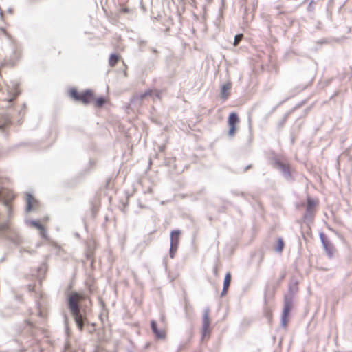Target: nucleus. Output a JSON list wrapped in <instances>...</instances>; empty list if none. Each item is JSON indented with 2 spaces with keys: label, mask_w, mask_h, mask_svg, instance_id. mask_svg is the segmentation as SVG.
Instances as JSON below:
<instances>
[{
  "label": "nucleus",
  "mask_w": 352,
  "mask_h": 352,
  "mask_svg": "<svg viewBox=\"0 0 352 352\" xmlns=\"http://www.w3.org/2000/svg\"><path fill=\"white\" fill-rule=\"evenodd\" d=\"M69 95L76 101H80L85 104L91 103L94 101V94L91 90H86L79 93L75 88L69 90Z\"/></svg>",
  "instance_id": "7ed1b4c3"
},
{
  "label": "nucleus",
  "mask_w": 352,
  "mask_h": 352,
  "mask_svg": "<svg viewBox=\"0 0 352 352\" xmlns=\"http://www.w3.org/2000/svg\"><path fill=\"white\" fill-rule=\"evenodd\" d=\"M210 320L209 317V311H206L203 316V335L204 336H208L210 333Z\"/></svg>",
  "instance_id": "9d476101"
},
{
  "label": "nucleus",
  "mask_w": 352,
  "mask_h": 352,
  "mask_svg": "<svg viewBox=\"0 0 352 352\" xmlns=\"http://www.w3.org/2000/svg\"><path fill=\"white\" fill-rule=\"evenodd\" d=\"M214 272L215 276H218V269H217V267H215Z\"/></svg>",
  "instance_id": "393cba45"
},
{
  "label": "nucleus",
  "mask_w": 352,
  "mask_h": 352,
  "mask_svg": "<svg viewBox=\"0 0 352 352\" xmlns=\"http://www.w3.org/2000/svg\"><path fill=\"white\" fill-rule=\"evenodd\" d=\"M319 201L317 199L308 197L307 199L306 212L304 215L305 219L313 217L316 212V208L318 206Z\"/></svg>",
  "instance_id": "20e7f679"
},
{
  "label": "nucleus",
  "mask_w": 352,
  "mask_h": 352,
  "mask_svg": "<svg viewBox=\"0 0 352 352\" xmlns=\"http://www.w3.org/2000/svg\"><path fill=\"white\" fill-rule=\"evenodd\" d=\"M107 102V98H105L104 97H100L96 99L94 98V101L93 102L96 107L100 108V107H102L104 104H106Z\"/></svg>",
  "instance_id": "f3484780"
},
{
  "label": "nucleus",
  "mask_w": 352,
  "mask_h": 352,
  "mask_svg": "<svg viewBox=\"0 0 352 352\" xmlns=\"http://www.w3.org/2000/svg\"><path fill=\"white\" fill-rule=\"evenodd\" d=\"M85 299V296L78 292L72 293L68 298L69 307L74 316L78 329L82 331L84 328V320L80 314L79 303Z\"/></svg>",
  "instance_id": "f257e3e1"
},
{
  "label": "nucleus",
  "mask_w": 352,
  "mask_h": 352,
  "mask_svg": "<svg viewBox=\"0 0 352 352\" xmlns=\"http://www.w3.org/2000/svg\"><path fill=\"white\" fill-rule=\"evenodd\" d=\"M10 124V120L7 118H4L2 120H0V129H5L8 128Z\"/></svg>",
  "instance_id": "a211bd4d"
},
{
  "label": "nucleus",
  "mask_w": 352,
  "mask_h": 352,
  "mask_svg": "<svg viewBox=\"0 0 352 352\" xmlns=\"http://www.w3.org/2000/svg\"><path fill=\"white\" fill-rule=\"evenodd\" d=\"M284 241L282 239H278L277 241L276 246L275 248L276 250L278 252H281L284 248Z\"/></svg>",
  "instance_id": "6ab92c4d"
},
{
  "label": "nucleus",
  "mask_w": 352,
  "mask_h": 352,
  "mask_svg": "<svg viewBox=\"0 0 352 352\" xmlns=\"http://www.w3.org/2000/svg\"><path fill=\"white\" fill-rule=\"evenodd\" d=\"M181 232L179 230H173L170 232V255L173 258L174 254L176 252L178 248L179 238Z\"/></svg>",
  "instance_id": "39448f33"
},
{
  "label": "nucleus",
  "mask_w": 352,
  "mask_h": 352,
  "mask_svg": "<svg viewBox=\"0 0 352 352\" xmlns=\"http://www.w3.org/2000/svg\"><path fill=\"white\" fill-rule=\"evenodd\" d=\"M13 199L14 195L12 192L8 190L0 192V204L3 203L6 205H8Z\"/></svg>",
  "instance_id": "9b49d317"
},
{
  "label": "nucleus",
  "mask_w": 352,
  "mask_h": 352,
  "mask_svg": "<svg viewBox=\"0 0 352 352\" xmlns=\"http://www.w3.org/2000/svg\"><path fill=\"white\" fill-rule=\"evenodd\" d=\"M8 228H9L8 223H6L2 227L0 228V230H4Z\"/></svg>",
  "instance_id": "b1692460"
},
{
  "label": "nucleus",
  "mask_w": 352,
  "mask_h": 352,
  "mask_svg": "<svg viewBox=\"0 0 352 352\" xmlns=\"http://www.w3.org/2000/svg\"><path fill=\"white\" fill-rule=\"evenodd\" d=\"M151 329L153 332L155 334V336L159 338H164L166 336V331L164 329L159 330L157 327V323L155 321L153 320L151 322Z\"/></svg>",
  "instance_id": "ddd939ff"
},
{
  "label": "nucleus",
  "mask_w": 352,
  "mask_h": 352,
  "mask_svg": "<svg viewBox=\"0 0 352 352\" xmlns=\"http://www.w3.org/2000/svg\"><path fill=\"white\" fill-rule=\"evenodd\" d=\"M151 94H152V91L148 90V91H145L144 94H140L139 96V99L140 100H142L145 97H146L147 96H151Z\"/></svg>",
  "instance_id": "412c9836"
},
{
  "label": "nucleus",
  "mask_w": 352,
  "mask_h": 352,
  "mask_svg": "<svg viewBox=\"0 0 352 352\" xmlns=\"http://www.w3.org/2000/svg\"><path fill=\"white\" fill-rule=\"evenodd\" d=\"M49 220L48 217L43 218L41 221H26V224L29 226L35 228L40 230L41 234L44 235L45 234V228L43 223H46Z\"/></svg>",
  "instance_id": "6e6552de"
},
{
  "label": "nucleus",
  "mask_w": 352,
  "mask_h": 352,
  "mask_svg": "<svg viewBox=\"0 0 352 352\" xmlns=\"http://www.w3.org/2000/svg\"><path fill=\"white\" fill-rule=\"evenodd\" d=\"M321 241L323 245V247L328 255L329 257L332 258L336 252V248L329 241L324 234L320 235Z\"/></svg>",
  "instance_id": "1a4fd4ad"
},
{
  "label": "nucleus",
  "mask_w": 352,
  "mask_h": 352,
  "mask_svg": "<svg viewBox=\"0 0 352 352\" xmlns=\"http://www.w3.org/2000/svg\"><path fill=\"white\" fill-rule=\"evenodd\" d=\"M231 278H232L231 273L230 272L226 273L225 278H224V281H223V288L222 293H221V294L223 296L227 294V292H228V288L230 285Z\"/></svg>",
  "instance_id": "4468645a"
},
{
  "label": "nucleus",
  "mask_w": 352,
  "mask_h": 352,
  "mask_svg": "<svg viewBox=\"0 0 352 352\" xmlns=\"http://www.w3.org/2000/svg\"><path fill=\"white\" fill-rule=\"evenodd\" d=\"M120 58V56L119 54H113L110 56L109 58V64L111 67H114Z\"/></svg>",
  "instance_id": "dca6fc26"
},
{
  "label": "nucleus",
  "mask_w": 352,
  "mask_h": 352,
  "mask_svg": "<svg viewBox=\"0 0 352 352\" xmlns=\"http://www.w3.org/2000/svg\"><path fill=\"white\" fill-rule=\"evenodd\" d=\"M239 122V118L236 113H231L228 119V124L229 126L228 135L234 136L237 131V124Z\"/></svg>",
  "instance_id": "423d86ee"
},
{
  "label": "nucleus",
  "mask_w": 352,
  "mask_h": 352,
  "mask_svg": "<svg viewBox=\"0 0 352 352\" xmlns=\"http://www.w3.org/2000/svg\"><path fill=\"white\" fill-rule=\"evenodd\" d=\"M243 34H242L236 35L234 37V45L237 46L239 45V43H240V41L243 39Z\"/></svg>",
  "instance_id": "aec40b11"
},
{
  "label": "nucleus",
  "mask_w": 352,
  "mask_h": 352,
  "mask_svg": "<svg viewBox=\"0 0 352 352\" xmlns=\"http://www.w3.org/2000/svg\"><path fill=\"white\" fill-rule=\"evenodd\" d=\"M40 208L39 201L32 195H26V211H36Z\"/></svg>",
  "instance_id": "0eeeda50"
},
{
  "label": "nucleus",
  "mask_w": 352,
  "mask_h": 352,
  "mask_svg": "<svg viewBox=\"0 0 352 352\" xmlns=\"http://www.w3.org/2000/svg\"><path fill=\"white\" fill-rule=\"evenodd\" d=\"M292 300L287 298H285L284 309L282 315V319L284 322H286L287 317L289 316V312L292 309Z\"/></svg>",
  "instance_id": "f8f14e48"
},
{
  "label": "nucleus",
  "mask_w": 352,
  "mask_h": 352,
  "mask_svg": "<svg viewBox=\"0 0 352 352\" xmlns=\"http://www.w3.org/2000/svg\"><path fill=\"white\" fill-rule=\"evenodd\" d=\"M285 273H283V274L280 276V280H278V285H280L282 280L285 278Z\"/></svg>",
  "instance_id": "5701e85b"
},
{
  "label": "nucleus",
  "mask_w": 352,
  "mask_h": 352,
  "mask_svg": "<svg viewBox=\"0 0 352 352\" xmlns=\"http://www.w3.org/2000/svg\"><path fill=\"white\" fill-rule=\"evenodd\" d=\"M120 13H129V9L124 5H120V8L119 9Z\"/></svg>",
  "instance_id": "4be33fe9"
},
{
  "label": "nucleus",
  "mask_w": 352,
  "mask_h": 352,
  "mask_svg": "<svg viewBox=\"0 0 352 352\" xmlns=\"http://www.w3.org/2000/svg\"><path fill=\"white\" fill-rule=\"evenodd\" d=\"M231 87H232V85L230 82H228L222 86L221 94V97L224 100H226L228 98L229 94H230L229 91L231 89Z\"/></svg>",
  "instance_id": "2eb2a0df"
},
{
  "label": "nucleus",
  "mask_w": 352,
  "mask_h": 352,
  "mask_svg": "<svg viewBox=\"0 0 352 352\" xmlns=\"http://www.w3.org/2000/svg\"><path fill=\"white\" fill-rule=\"evenodd\" d=\"M19 95V91L16 88L0 90V108L4 109L13 107Z\"/></svg>",
  "instance_id": "f03ea898"
}]
</instances>
